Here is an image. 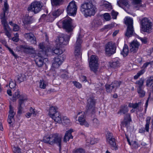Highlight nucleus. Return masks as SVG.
I'll list each match as a JSON object with an SVG mask.
<instances>
[{"label": "nucleus", "mask_w": 153, "mask_h": 153, "mask_svg": "<svg viewBox=\"0 0 153 153\" xmlns=\"http://www.w3.org/2000/svg\"><path fill=\"white\" fill-rule=\"evenodd\" d=\"M43 141L44 143L51 146H53L56 144L59 146L60 150L61 149L62 137L57 133L48 134L44 136Z\"/></svg>", "instance_id": "nucleus-1"}, {"label": "nucleus", "mask_w": 153, "mask_h": 153, "mask_svg": "<svg viewBox=\"0 0 153 153\" xmlns=\"http://www.w3.org/2000/svg\"><path fill=\"white\" fill-rule=\"evenodd\" d=\"M96 8L91 2H85L81 4L80 11L86 17L94 15Z\"/></svg>", "instance_id": "nucleus-2"}, {"label": "nucleus", "mask_w": 153, "mask_h": 153, "mask_svg": "<svg viewBox=\"0 0 153 153\" xmlns=\"http://www.w3.org/2000/svg\"><path fill=\"white\" fill-rule=\"evenodd\" d=\"M48 115L55 121L59 123H61V114L58 111V108L56 106H53L50 107Z\"/></svg>", "instance_id": "nucleus-3"}, {"label": "nucleus", "mask_w": 153, "mask_h": 153, "mask_svg": "<svg viewBox=\"0 0 153 153\" xmlns=\"http://www.w3.org/2000/svg\"><path fill=\"white\" fill-rule=\"evenodd\" d=\"M140 25L142 31L148 33L152 32V24L147 18L143 19L140 22Z\"/></svg>", "instance_id": "nucleus-4"}, {"label": "nucleus", "mask_w": 153, "mask_h": 153, "mask_svg": "<svg viewBox=\"0 0 153 153\" xmlns=\"http://www.w3.org/2000/svg\"><path fill=\"white\" fill-rule=\"evenodd\" d=\"M125 23L127 26L126 32L125 34L126 36L128 37L131 36L134 33V30L133 25V19L128 17L126 18Z\"/></svg>", "instance_id": "nucleus-5"}, {"label": "nucleus", "mask_w": 153, "mask_h": 153, "mask_svg": "<svg viewBox=\"0 0 153 153\" xmlns=\"http://www.w3.org/2000/svg\"><path fill=\"white\" fill-rule=\"evenodd\" d=\"M42 6V4L40 2L33 1L28 7L27 10L36 14L39 13L41 10Z\"/></svg>", "instance_id": "nucleus-6"}, {"label": "nucleus", "mask_w": 153, "mask_h": 153, "mask_svg": "<svg viewBox=\"0 0 153 153\" xmlns=\"http://www.w3.org/2000/svg\"><path fill=\"white\" fill-rule=\"evenodd\" d=\"M98 57L95 55H92L90 58L89 66L90 69L94 72L97 71L98 68Z\"/></svg>", "instance_id": "nucleus-7"}, {"label": "nucleus", "mask_w": 153, "mask_h": 153, "mask_svg": "<svg viewBox=\"0 0 153 153\" xmlns=\"http://www.w3.org/2000/svg\"><path fill=\"white\" fill-rule=\"evenodd\" d=\"M60 23H62L63 28L65 29L67 32H70L72 30L73 26L72 20L71 18L69 17L66 18Z\"/></svg>", "instance_id": "nucleus-8"}, {"label": "nucleus", "mask_w": 153, "mask_h": 153, "mask_svg": "<svg viewBox=\"0 0 153 153\" xmlns=\"http://www.w3.org/2000/svg\"><path fill=\"white\" fill-rule=\"evenodd\" d=\"M67 12L69 16H74L76 15L77 7L74 1H72L68 4L67 8Z\"/></svg>", "instance_id": "nucleus-9"}, {"label": "nucleus", "mask_w": 153, "mask_h": 153, "mask_svg": "<svg viewBox=\"0 0 153 153\" xmlns=\"http://www.w3.org/2000/svg\"><path fill=\"white\" fill-rule=\"evenodd\" d=\"M27 100V98L25 96H21L19 98L18 102V113L20 114L23 112L24 108L25 105L24 103Z\"/></svg>", "instance_id": "nucleus-10"}, {"label": "nucleus", "mask_w": 153, "mask_h": 153, "mask_svg": "<svg viewBox=\"0 0 153 153\" xmlns=\"http://www.w3.org/2000/svg\"><path fill=\"white\" fill-rule=\"evenodd\" d=\"M82 41L80 38L79 37L76 41L75 47V56L76 58L80 59L81 57L82 53L81 52V44Z\"/></svg>", "instance_id": "nucleus-11"}, {"label": "nucleus", "mask_w": 153, "mask_h": 153, "mask_svg": "<svg viewBox=\"0 0 153 153\" xmlns=\"http://www.w3.org/2000/svg\"><path fill=\"white\" fill-rule=\"evenodd\" d=\"M116 47L114 43L112 42H108L105 46L106 54L109 55L113 54L116 52Z\"/></svg>", "instance_id": "nucleus-12"}, {"label": "nucleus", "mask_w": 153, "mask_h": 153, "mask_svg": "<svg viewBox=\"0 0 153 153\" xmlns=\"http://www.w3.org/2000/svg\"><path fill=\"white\" fill-rule=\"evenodd\" d=\"M95 101L93 97H90L87 99L86 109L88 112H93L95 109Z\"/></svg>", "instance_id": "nucleus-13"}, {"label": "nucleus", "mask_w": 153, "mask_h": 153, "mask_svg": "<svg viewBox=\"0 0 153 153\" xmlns=\"http://www.w3.org/2000/svg\"><path fill=\"white\" fill-rule=\"evenodd\" d=\"M70 38V36L67 35L59 36L56 40L57 46L59 45L61 46L62 45H67L68 43Z\"/></svg>", "instance_id": "nucleus-14"}, {"label": "nucleus", "mask_w": 153, "mask_h": 153, "mask_svg": "<svg viewBox=\"0 0 153 153\" xmlns=\"http://www.w3.org/2000/svg\"><path fill=\"white\" fill-rule=\"evenodd\" d=\"M80 115L78 117V121L79 122L81 125H84L86 127H88L89 126L88 123L85 121V113L84 112H79L77 114V116Z\"/></svg>", "instance_id": "nucleus-15"}, {"label": "nucleus", "mask_w": 153, "mask_h": 153, "mask_svg": "<svg viewBox=\"0 0 153 153\" xmlns=\"http://www.w3.org/2000/svg\"><path fill=\"white\" fill-rule=\"evenodd\" d=\"M24 37L31 44H36L37 43L36 37L31 33H25L24 34Z\"/></svg>", "instance_id": "nucleus-16"}, {"label": "nucleus", "mask_w": 153, "mask_h": 153, "mask_svg": "<svg viewBox=\"0 0 153 153\" xmlns=\"http://www.w3.org/2000/svg\"><path fill=\"white\" fill-rule=\"evenodd\" d=\"M39 47L41 50L38 53V54L48 55V53L50 52V48L45 47V44L43 42L40 43L39 45Z\"/></svg>", "instance_id": "nucleus-17"}, {"label": "nucleus", "mask_w": 153, "mask_h": 153, "mask_svg": "<svg viewBox=\"0 0 153 153\" xmlns=\"http://www.w3.org/2000/svg\"><path fill=\"white\" fill-rule=\"evenodd\" d=\"M1 24L3 25L4 30L5 31V34L8 37L10 38L11 36V34L10 31L11 30V29L9 26L7 20L3 19L1 20Z\"/></svg>", "instance_id": "nucleus-18"}, {"label": "nucleus", "mask_w": 153, "mask_h": 153, "mask_svg": "<svg viewBox=\"0 0 153 153\" xmlns=\"http://www.w3.org/2000/svg\"><path fill=\"white\" fill-rule=\"evenodd\" d=\"M45 55L38 54L35 57V62L36 65L39 67H42L44 64L43 60L46 58L45 57Z\"/></svg>", "instance_id": "nucleus-19"}, {"label": "nucleus", "mask_w": 153, "mask_h": 153, "mask_svg": "<svg viewBox=\"0 0 153 153\" xmlns=\"http://www.w3.org/2000/svg\"><path fill=\"white\" fill-rule=\"evenodd\" d=\"M20 47L21 50L26 53H33L35 52L34 49L31 46L21 45Z\"/></svg>", "instance_id": "nucleus-20"}, {"label": "nucleus", "mask_w": 153, "mask_h": 153, "mask_svg": "<svg viewBox=\"0 0 153 153\" xmlns=\"http://www.w3.org/2000/svg\"><path fill=\"white\" fill-rule=\"evenodd\" d=\"M140 45L137 41H134L130 44V51L133 53H136L139 48Z\"/></svg>", "instance_id": "nucleus-21"}, {"label": "nucleus", "mask_w": 153, "mask_h": 153, "mask_svg": "<svg viewBox=\"0 0 153 153\" xmlns=\"http://www.w3.org/2000/svg\"><path fill=\"white\" fill-rule=\"evenodd\" d=\"M9 114L8 115V122L10 124H11L14 121V117L15 114L13 109V108L11 105H10V110L9 111Z\"/></svg>", "instance_id": "nucleus-22"}, {"label": "nucleus", "mask_w": 153, "mask_h": 153, "mask_svg": "<svg viewBox=\"0 0 153 153\" xmlns=\"http://www.w3.org/2000/svg\"><path fill=\"white\" fill-rule=\"evenodd\" d=\"M117 3L119 7L123 8L126 11L127 10L126 8L128 9L129 7L128 0H119L117 1Z\"/></svg>", "instance_id": "nucleus-23"}, {"label": "nucleus", "mask_w": 153, "mask_h": 153, "mask_svg": "<svg viewBox=\"0 0 153 153\" xmlns=\"http://www.w3.org/2000/svg\"><path fill=\"white\" fill-rule=\"evenodd\" d=\"M4 7L3 12L1 13L0 15V19L1 20H2L3 19L4 20H7L5 17V13L6 12L9 8V6L7 3V0H5L4 1Z\"/></svg>", "instance_id": "nucleus-24"}, {"label": "nucleus", "mask_w": 153, "mask_h": 153, "mask_svg": "<svg viewBox=\"0 0 153 153\" xmlns=\"http://www.w3.org/2000/svg\"><path fill=\"white\" fill-rule=\"evenodd\" d=\"M73 131L72 129L67 131L64 137L63 141L65 142H67L70 139H72L73 137L71 135V133Z\"/></svg>", "instance_id": "nucleus-25"}, {"label": "nucleus", "mask_w": 153, "mask_h": 153, "mask_svg": "<svg viewBox=\"0 0 153 153\" xmlns=\"http://www.w3.org/2000/svg\"><path fill=\"white\" fill-rule=\"evenodd\" d=\"M62 61L61 60L59 56H57L55 58L53 65L54 67L57 68L62 64Z\"/></svg>", "instance_id": "nucleus-26"}, {"label": "nucleus", "mask_w": 153, "mask_h": 153, "mask_svg": "<svg viewBox=\"0 0 153 153\" xmlns=\"http://www.w3.org/2000/svg\"><path fill=\"white\" fill-rule=\"evenodd\" d=\"M141 0H133L132 4L134 8L136 10H138L141 6Z\"/></svg>", "instance_id": "nucleus-27"}, {"label": "nucleus", "mask_w": 153, "mask_h": 153, "mask_svg": "<svg viewBox=\"0 0 153 153\" xmlns=\"http://www.w3.org/2000/svg\"><path fill=\"white\" fill-rule=\"evenodd\" d=\"M61 47H62L61 46L59 45L57 47V45L56 48L54 50H51L50 48L49 52H51V53H54L57 55L61 54L63 52L61 48Z\"/></svg>", "instance_id": "nucleus-28"}, {"label": "nucleus", "mask_w": 153, "mask_h": 153, "mask_svg": "<svg viewBox=\"0 0 153 153\" xmlns=\"http://www.w3.org/2000/svg\"><path fill=\"white\" fill-rule=\"evenodd\" d=\"M115 139L114 137L110 140H107V142L111 146V148L113 150H116L117 149V147L115 143Z\"/></svg>", "instance_id": "nucleus-29"}, {"label": "nucleus", "mask_w": 153, "mask_h": 153, "mask_svg": "<svg viewBox=\"0 0 153 153\" xmlns=\"http://www.w3.org/2000/svg\"><path fill=\"white\" fill-rule=\"evenodd\" d=\"M33 18L31 16H29L26 15L25 17L23 23L25 24H29L32 23L33 22Z\"/></svg>", "instance_id": "nucleus-30"}, {"label": "nucleus", "mask_w": 153, "mask_h": 153, "mask_svg": "<svg viewBox=\"0 0 153 153\" xmlns=\"http://www.w3.org/2000/svg\"><path fill=\"white\" fill-rule=\"evenodd\" d=\"M62 124L64 125L69 126L71 124V122L69 119L66 116H64L63 117L62 120H61V122Z\"/></svg>", "instance_id": "nucleus-31"}, {"label": "nucleus", "mask_w": 153, "mask_h": 153, "mask_svg": "<svg viewBox=\"0 0 153 153\" xmlns=\"http://www.w3.org/2000/svg\"><path fill=\"white\" fill-rule=\"evenodd\" d=\"M128 47L125 44L121 51V54L123 55L124 57H126L128 55Z\"/></svg>", "instance_id": "nucleus-32"}, {"label": "nucleus", "mask_w": 153, "mask_h": 153, "mask_svg": "<svg viewBox=\"0 0 153 153\" xmlns=\"http://www.w3.org/2000/svg\"><path fill=\"white\" fill-rule=\"evenodd\" d=\"M102 5L106 9L108 10H110L112 9V6L111 4L106 1H102Z\"/></svg>", "instance_id": "nucleus-33"}, {"label": "nucleus", "mask_w": 153, "mask_h": 153, "mask_svg": "<svg viewBox=\"0 0 153 153\" xmlns=\"http://www.w3.org/2000/svg\"><path fill=\"white\" fill-rule=\"evenodd\" d=\"M105 87L108 93H111L112 92H114L115 91V88L112 87L111 84L106 85H105Z\"/></svg>", "instance_id": "nucleus-34"}, {"label": "nucleus", "mask_w": 153, "mask_h": 153, "mask_svg": "<svg viewBox=\"0 0 153 153\" xmlns=\"http://www.w3.org/2000/svg\"><path fill=\"white\" fill-rule=\"evenodd\" d=\"M151 119V117L148 116L146 120V123L145 126V129L147 132L149 131V125L150 123Z\"/></svg>", "instance_id": "nucleus-35"}, {"label": "nucleus", "mask_w": 153, "mask_h": 153, "mask_svg": "<svg viewBox=\"0 0 153 153\" xmlns=\"http://www.w3.org/2000/svg\"><path fill=\"white\" fill-rule=\"evenodd\" d=\"M128 110L127 106H122L120 109V111L118 112V114H125L128 112Z\"/></svg>", "instance_id": "nucleus-36"}, {"label": "nucleus", "mask_w": 153, "mask_h": 153, "mask_svg": "<svg viewBox=\"0 0 153 153\" xmlns=\"http://www.w3.org/2000/svg\"><path fill=\"white\" fill-rule=\"evenodd\" d=\"M144 82V79L143 78H141L139 80L137 81L135 84L138 85L137 88H142V87L143 85Z\"/></svg>", "instance_id": "nucleus-37"}, {"label": "nucleus", "mask_w": 153, "mask_h": 153, "mask_svg": "<svg viewBox=\"0 0 153 153\" xmlns=\"http://www.w3.org/2000/svg\"><path fill=\"white\" fill-rule=\"evenodd\" d=\"M142 102H139L138 103H130L128 105V106L134 109L137 108L141 105Z\"/></svg>", "instance_id": "nucleus-38"}, {"label": "nucleus", "mask_w": 153, "mask_h": 153, "mask_svg": "<svg viewBox=\"0 0 153 153\" xmlns=\"http://www.w3.org/2000/svg\"><path fill=\"white\" fill-rule=\"evenodd\" d=\"M121 82L120 81H115L112 82L111 85L116 90L118 87H120Z\"/></svg>", "instance_id": "nucleus-39"}, {"label": "nucleus", "mask_w": 153, "mask_h": 153, "mask_svg": "<svg viewBox=\"0 0 153 153\" xmlns=\"http://www.w3.org/2000/svg\"><path fill=\"white\" fill-rule=\"evenodd\" d=\"M137 92L140 97H143L145 96V92L142 88H137Z\"/></svg>", "instance_id": "nucleus-40"}, {"label": "nucleus", "mask_w": 153, "mask_h": 153, "mask_svg": "<svg viewBox=\"0 0 153 153\" xmlns=\"http://www.w3.org/2000/svg\"><path fill=\"white\" fill-rule=\"evenodd\" d=\"M120 65V63L119 61L115 59L112 63L110 64V66L113 68H116L119 66Z\"/></svg>", "instance_id": "nucleus-41"}, {"label": "nucleus", "mask_w": 153, "mask_h": 153, "mask_svg": "<svg viewBox=\"0 0 153 153\" xmlns=\"http://www.w3.org/2000/svg\"><path fill=\"white\" fill-rule=\"evenodd\" d=\"M62 13V10L59 9H58L56 10H55L52 13V15L55 18H56L60 15Z\"/></svg>", "instance_id": "nucleus-42"}, {"label": "nucleus", "mask_w": 153, "mask_h": 153, "mask_svg": "<svg viewBox=\"0 0 153 153\" xmlns=\"http://www.w3.org/2000/svg\"><path fill=\"white\" fill-rule=\"evenodd\" d=\"M47 85V83L43 80H40V87L42 88L45 89Z\"/></svg>", "instance_id": "nucleus-43"}, {"label": "nucleus", "mask_w": 153, "mask_h": 153, "mask_svg": "<svg viewBox=\"0 0 153 153\" xmlns=\"http://www.w3.org/2000/svg\"><path fill=\"white\" fill-rule=\"evenodd\" d=\"M19 91H18L15 93L14 94L13 96V100H16V99L20 98V97L21 96H24V95H20Z\"/></svg>", "instance_id": "nucleus-44"}, {"label": "nucleus", "mask_w": 153, "mask_h": 153, "mask_svg": "<svg viewBox=\"0 0 153 153\" xmlns=\"http://www.w3.org/2000/svg\"><path fill=\"white\" fill-rule=\"evenodd\" d=\"M85 150L82 148L77 149L73 151V153H85Z\"/></svg>", "instance_id": "nucleus-45"}, {"label": "nucleus", "mask_w": 153, "mask_h": 153, "mask_svg": "<svg viewBox=\"0 0 153 153\" xmlns=\"http://www.w3.org/2000/svg\"><path fill=\"white\" fill-rule=\"evenodd\" d=\"M153 82V76L150 77L147 80L146 82V85L147 86H149L150 83Z\"/></svg>", "instance_id": "nucleus-46"}, {"label": "nucleus", "mask_w": 153, "mask_h": 153, "mask_svg": "<svg viewBox=\"0 0 153 153\" xmlns=\"http://www.w3.org/2000/svg\"><path fill=\"white\" fill-rule=\"evenodd\" d=\"M52 4L53 5L59 4L63 0H51Z\"/></svg>", "instance_id": "nucleus-47"}, {"label": "nucleus", "mask_w": 153, "mask_h": 153, "mask_svg": "<svg viewBox=\"0 0 153 153\" xmlns=\"http://www.w3.org/2000/svg\"><path fill=\"white\" fill-rule=\"evenodd\" d=\"M103 17L106 21H108L111 19V16L108 13H106L103 14Z\"/></svg>", "instance_id": "nucleus-48"}, {"label": "nucleus", "mask_w": 153, "mask_h": 153, "mask_svg": "<svg viewBox=\"0 0 153 153\" xmlns=\"http://www.w3.org/2000/svg\"><path fill=\"white\" fill-rule=\"evenodd\" d=\"M93 125L95 127H97L99 125V122L98 120L94 118L93 120Z\"/></svg>", "instance_id": "nucleus-49"}, {"label": "nucleus", "mask_w": 153, "mask_h": 153, "mask_svg": "<svg viewBox=\"0 0 153 153\" xmlns=\"http://www.w3.org/2000/svg\"><path fill=\"white\" fill-rule=\"evenodd\" d=\"M21 149L18 147H14L13 148V150L14 153H22L20 151Z\"/></svg>", "instance_id": "nucleus-50"}, {"label": "nucleus", "mask_w": 153, "mask_h": 153, "mask_svg": "<svg viewBox=\"0 0 153 153\" xmlns=\"http://www.w3.org/2000/svg\"><path fill=\"white\" fill-rule=\"evenodd\" d=\"M114 24H111L105 26L104 27V29H107L108 30L112 28L114 26Z\"/></svg>", "instance_id": "nucleus-51"}, {"label": "nucleus", "mask_w": 153, "mask_h": 153, "mask_svg": "<svg viewBox=\"0 0 153 153\" xmlns=\"http://www.w3.org/2000/svg\"><path fill=\"white\" fill-rule=\"evenodd\" d=\"M118 14V13L117 12H115L114 10H112L111 12V16L112 18L114 19H116Z\"/></svg>", "instance_id": "nucleus-52"}, {"label": "nucleus", "mask_w": 153, "mask_h": 153, "mask_svg": "<svg viewBox=\"0 0 153 153\" xmlns=\"http://www.w3.org/2000/svg\"><path fill=\"white\" fill-rule=\"evenodd\" d=\"M114 138L113 136V134L111 133L110 132H108L107 133V135H106V140H111L112 138Z\"/></svg>", "instance_id": "nucleus-53"}, {"label": "nucleus", "mask_w": 153, "mask_h": 153, "mask_svg": "<svg viewBox=\"0 0 153 153\" xmlns=\"http://www.w3.org/2000/svg\"><path fill=\"white\" fill-rule=\"evenodd\" d=\"M98 140L97 139L94 138H92L90 139V143L91 144L93 145L98 142Z\"/></svg>", "instance_id": "nucleus-54"}, {"label": "nucleus", "mask_w": 153, "mask_h": 153, "mask_svg": "<svg viewBox=\"0 0 153 153\" xmlns=\"http://www.w3.org/2000/svg\"><path fill=\"white\" fill-rule=\"evenodd\" d=\"M73 83L74 85L77 88H80L82 87L81 84L79 82L76 81H73Z\"/></svg>", "instance_id": "nucleus-55"}, {"label": "nucleus", "mask_w": 153, "mask_h": 153, "mask_svg": "<svg viewBox=\"0 0 153 153\" xmlns=\"http://www.w3.org/2000/svg\"><path fill=\"white\" fill-rule=\"evenodd\" d=\"M16 82L13 81H10L9 85V87L11 89L14 88L16 86Z\"/></svg>", "instance_id": "nucleus-56"}, {"label": "nucleus", "mask_w": 153, "mask_h": 153, "mask_svg": "<svg viewBox=\"0 0 153 153\" xmlns=\"http://www.w3.org/2000/svg\"><path fill=\"white\" fill-rule=\"evenodd\" d=\"M13 30L14 31H17L19 30V26L16 24H14L13 26Z\"/></svg>", "instance_id": "nucleus-57"}, {"label": "nucleus", "mask_w": 153, "mask_h": 153, "mask_svg": "<svg viewBox=\"0 0 153 153\" xmlns=\"http://www.w3.org/2000/svg\"><path fill=\"white\" fill-rule=\"evenodd\" d=\"M24 80L22 77L21 76H18L17 77L16 80V82L20 83L21 82H22Z\"/></svg>", "instance_id": "nucleus-58"}, {"label": "nucleus", "mask_w": 153, "mask_h": 153, "mask_svg": "<svg viewBox=\"0 0 153 153\" xmlns=\"http://www.w3.org/2000/svg\"><path fill=\"white\" fill-rule=\"evenodd\" d=\"M138 38L143 43L146 44L147 42V39L146 37L141 38L138 36Z\"/></svg>", "instance_id": "nucleus-59"}, {"label": "nucleus", "mask_w": 153, "mask_h": 153, "mask_svg": "<svg viewBox=\"0 0 153 153\" xmlns=\"http://www.w3.org/2000/svg\"><path fill=\"white\" fill-rule=\"evenodd\" d=\"M152 62H146L144 64H143V65L142 66V68L145 69V68H146L150 64L151 65L152 64Z\"/></svg>", "instance_id": "nucleus-60"}, {"label": "nucleus", "mask_w": 153, "mask_h": 153, "mask_svg": "<svg viewBox=\"0 0 153 153\" xmlns=\"http://www.w3.org/2000/svg\"><path fill=\"white\" fill-rule=\"evenodd\" d=\"M124 118H126V120H128L129 121H131V118L130 115L129 114H126L124 117Z\"/></svg>", "instance_id": "nucleus-61"}, {"label": "nucleus", "mask_w": 153, "mask_h": 153, "mask_svg": "<svg viewBox=\"0 0 153 153\" xmlns=\"http://www.w3.org/2000/svg\"><path fill=\"white\" fill-rule=\"evenodd\" d=\"M30 113H31L32 114H33L34 116H35L36 115L37 113L36 112L34 111V109L32 107L30 108Z\"/></svg>", "instance_id": "nucleus-62"}, {"label": "nucleus", "mask_w": 153, "mask_h": 153, "mask_svg": "<svg viewBox=\"0 0 153 153\" xmlns=\"http://www.w3.org/2000/svg\"><path fill=\"white\" fill-rule=\"evenodd\" d=\"M131 121H129L128 120H126V118H124V120L123 122V124L125 126H126L128 123Z\"/></svg>", "instance_id": "nucleus-63"}, {"label": "nucleus", "mask_w": 153, "mask_h": 153, "mask_svg": "<svg viewBox=\"0 0 153 153\" xmlns=\"http://www.w3.org/2000/svg\"><path fill=\"white\" fill-rule=\"evenodd\" d=\"M145 71L144 69H143L139 71L137 73V74L140 76L142 75L145 72Z\"/></svg>", "instance_id": "nucleus-64"}]
</instances>
